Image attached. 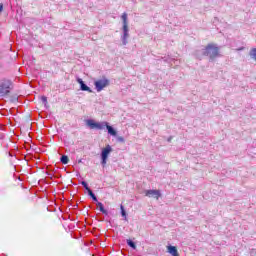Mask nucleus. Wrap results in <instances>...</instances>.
<instances>
[{
	"label": "nucleus",
	"instance_id": "obj_1",
	"mask_svg": "<svg viewBox=\"0 0 256 256\" xmlns=\"http://www.w3.org/2000/svg\"><path fill=\"white\" fill-rule=\"evenodd\" d=\"M85 123L88 129H95L96 131H103V129H107L108 135H111V137H117V130L107 121L97 122L95 119H86Z\"/></svg>",
	"mask_w": 256,
	"mask_h": 256
},
{
	"label": "nucleus",
	"instance_id": "obj_2",
	"mask_svg": "<svg viewBox=\"0 0 256 256\" xmlns=\"http://www.w3.org/2000/svg\"><path fill=\"white\" fill-rule=\"evenodd\" d=\"M220 48L217 44L209 43L204 48L205 57L209 58V63H214L218 57H221V53L219 52Z\"/></svg>",
	"mask_w": 256,
	"mask_h": 256
},
{
	"label": "nucleus",
	"instance_id": "obj_3",
	"mask_svg": "<svg viewBox=\"0 0 256 256\" xmlns=\"http://www.w3.org/2000/svg\"><path fill=\"white\" fill-rule=\"evenodd\" d=\"M13 81L11 79L3 78L0 80V97H7L13 91Z\"/></svg>",
	"mask_w": 256,
	"mask_h": 256
},
{
	"label": "nucleus",
	"instance_id": "obj_4",
	"mask_svg": "<svg viewBox=\"0 0 256 256\" xmlns=\"http://www.w3.org/2000/svg\"><path fill=\"white\" fill-rule=\"evenodd\" d=\"M122 19V36H121V41L122 45H127L129 39V20L127 18V13H123L121 16Z\"/></svg>",
	"mask_w": 256,
	"mask_h": 256
},
{
	"label": "nucleus",
	"instance_id": "obj_5",
	"mask_svg": "<svg viewBox=\"0 0 256 256\" xmlns=\"http://www.w3.org/2000/svg\"><path fill=\"white\" fill-rule=\"evenodd\" d=\"M111 153H113V147L109 144L101 150L100 159L102 167L107 165V159H109V155H111Z\"/></svg>",
	"mask_w": 256,
	"mask_h": 256
},
{
	"label": "nucleus",
	"instance_id": "obj_6",
	"mask_svg": "<svg viewBox=\"0 0 256 256\" xmlns=\"http://www.w3.org/2000/svg\"><path fill=\"white\" fill-rule=\"evenodd\" d=\"M109 85H111V81L105 77L103 79L94 81V87L98 93H101V91H103L105 87H109Z\"/></svg>",
	"mask_w": 256,
	"mask_h": 256
},
{
	"label": "nucleus",
	"instance_id": "obj_7",
	"mask_svg": "<svg viewBox=\"0 0 256 256\" xmlns=\"http://www.w3.org/2000/svg\"><path fill=\"white\" fill-rule=\"evenodd\" d=\"M76 81L80 85V91H87L88 93H93V90L91 89V87H89L85 83V81H83V79H81L80 77H77Z\"/></svg>",
	"mask_w": 256,
	"mask_h": 256
},
{
	"label": "nucleus",
	"instance_id": "obj_8",
	"mask_svg": "<svg viewBox=\"0 0 256 256\" xmlns=\"http://www.w3.org/2000/svg\"><path fill=\"white\" fill-rule=\"evenodd\" d=\"M146 197H153L154 199H159L161 197V190H146Z\"/></svg>",
	"mask_w": 256,
	"mask_h": 256
},
{
	"label": "nucleus",
	"instance_id": "obj_9",
	"mask_svg": "<svg viewBox=\"0 0 256 256\" xmlns=\"http://www.w3.org/2000/svg\"><path fill=\"white\" fill-rule=\"evenodd\" d=\"M96 205L98 207V210L100 211V213H102L103 215H109V210L105 209V205H103L101 202L97 201Z\"/></svg>",
	"mask_w": 256,
	"mask_h": 256
},
{
	"label": "nucleus",
	"instance_id": "obj_10",
	"mask_svg": "<svg viewBox=\"0 0 256 256\" xmlns=\"http://www.w3.org/2000/svg\"><path fill=\"white\" fill-rule=\"evenodd\" d=\"M167 251L170 255L172 256H179V251L177 250V248L173 245H168L167 246Z\"/></svg>",
	"mask_w": 256,
	"mask_h": 256
},
{
	"label": "nucleus",
	"instance_id": "obj_11",
	"mask_svg": "<svg viewBox=\"0 0 256 256\" xmlns=\"http://www.w3.org/2000/svg\"><path fill=\"white\" fill-rule=\"evenodd\" d=\"M194 57H196V59H199V61H201V59L205 57V48L194 51Z\"/></svg>",
	"mask_w": 256,
	"mask_h": 256
},
{
	"label": "nucleus",
	"instance_id": "obj_12",
	"mask_svg": "<svg viewBox=\"0 0 256 256\" xmlns=\"http://www.w3.org/2000/svg\"><path fill=\"white\" fill-rule=\"evenodd\" d=\"M120 214L121 217L124 218V221H127V210H125V206H123V204L120 205Z\"/></svg>",
	"mask_w": 256,
	"mask_h": 256
},
{
	"label": "nucleus",
	"instance_id": "obj_13",
	"mask_svg": "<svg viewBox=\"0 0 256 256\" xmlns=\"http://www.w3.org/2000/svg\"><path fill=\"white\" fill-rule=\"evenodd\" d=\"M126 243H127L128 247H130L134 251H135V249H137V243H135V241H133L131 239H127Z\"/></svg>",
	"mask_w": 256,
	"mask_h": 256
},
{
	"label": "nucleus",
	"instance_id": "obj_14",
	"mask_svg": "<svg viewBox=\"0 0 256 256\" xmlns=\"http://www.w3.org/2000/svg\"><path fill=\"white\" fill-rule=\"evenodd\" d=\"M60 163H61L62 165H67V164L69 163V156H67V155H62V156L60 157Z\"/></svg>",
	"mask_w": 256,
	"mask_h": 256
},
{
	"label": "nucleus",
	"instance_id": "obj_15",
	"mask_svg": "<svg viewBox=\"0 0 256 256\" xmlns=\"http://www.w3.org/2000/svg\"><path fill=\"white\" fill-rule=\"evenodd\" d=\"M87 193L92 198V201H95V203H97V201H99V199L97 198V196L95 195L93 190L90 189L87 191Z\"/></svg>",
	"mask_w": 256,
	"mask_h": 256
},
{
	"label": "nucleus",
	"instance_id": "obj_16",
	"mask_svg": "<svg viewBox=\"0 0 256 256\" xmlns=\"http://www.w3.org/2000/svg\"><path fill=\"white\" fill-rule=\"evenodd\" d=\"M249 55L251 57V59H253L254 61H256V48H252L249 52Z\"/></svg>",
	"mask_w": 256,
	"mask_h": 256
},
{
	"label": "nucleus",
	"instance_id": "obj_17",
	"mask_svg": "<svg viewBox=\"0 0 256 256\" xmlns=\"http://www.w3.org/2000/svg\"><path fill=\"white\" fill-rule=\"evenodd\" d=\"M10 103H19V96L17 95L10 96Z\"/></svg>",
	"mask_w": 256,
	"mask_h": 256
},
{
	"label": "nucleus",
	"instance_id": "obj_18",
	"mask_svg": "<svg viewBox=\"0 0 256 256\" xmlns=\"http://www.w3.org/2000/svg\"><path fill=\"white\" fill-rule=\"evenodd\" d=\"M81 185H82V187H84L85 191L91 190V188L89 187V184L87 183V181H82Z\"/></svg>",
	"mask_w": 256,
	"mask_h": 256
},
{
	"label": "nucleus",
	"instance_id": "obj_19",
	"mask_svg": "<svg viewBox=\"0 0 256 256\" xmlns=\"http://www.w3.org/2000/svg\"><path fill=\"white\" fill-rule=\"evenodd\" d=\"M118 143H125V138L123 136H116Z\"/></svg>",
	"mask_w": 256,
	"mask_h": 256
},
{
	"label": "nucleus",
	"instance_id": "obj_20",
	"mask_svg": "<svg viewBox=\"0 0 256 256\" xmlns=\"http://www.w3.org/2000/svg\"><path fill=\"white\" fill-rule=\"evenodd\" d=\"M41 101L44 105H47V96H41Z\"/></svg>",
	"mask_w": 256,
	"mask_h": 256
},
{
	"label": "nucleus",
	"instance_id": "obj_21",
	"mask_svg": "<svg viewBox=\"0 0 256 256\" xmlns=\"http://www.w3.org/2000/svg\"><path fill=\"white\" fill-rule=\"evenodd\" d=\"M171 141H173V136H169L168 139H167L168 143H171Z\"/></svg>",
	"mask_w": 256,
	"mask_h": 256
},
{
	"label": "nucleus",
	"instance_id": "obj_22",
	"mask_svg": "<svg viewBox=\"0 0 256 256\" xmlns=\"http://www.w3.org/2000/svg\"><path fill=\"white\" fill-rule=\"evenodd\" d=\"M0 13H3V3H0Z\"/></svg>",
	"mask_w": 256,
	"mask_h": 256
},
{
	"label": "nucleus",
	"instance_id": "obj_23",
	"mask_svg": "<svg viewBox=\"0 0 256 256\" xmlns=\"http://www.w3.org/2000/svg\"><path fill=\"white\" fill-rule=\"evenodd\" d=\"M245 50V47H240L237 49V51H244Z\"/></svg>",
	"mask_w": 256,
	"mask_h": 256
},
{
	"label": "nucleus",
	"instance_id": "obj_24",
	"mask_svg": "<svg viewBox=\"0 0 256 256\" xmlns=\"http://www.w3.org/2000/svg\"><path fill=\"white\" fill-rule=\"evenodd\" d=\"M78 163H83V159H79V160H78Z\"/></svg>",
	"mask_w": 256,
	"mask_h": 256
},
{
	"label": "nucleus",
	"instance_id": "obj_25",
	"mask_svg": "<svg viewBox=\"0 0 256 256\" xmlns=\"http://www.w3.org/2000/svg\"><path fill=\"white\" fill-rule=\"evenodd\" d=\"M3 57L0 55V59H2Z\"/></svg>",
	"mask_w": 256,
	"mask_h": 256
}]
</instances>
